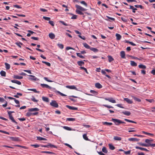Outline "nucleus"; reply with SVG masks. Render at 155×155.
Segmentation results:
<instances>
[{"label":"nucleus","instance_id":"f257e3e1","mask_svg":"<svg viewBox=\"0 0 155 155\" xmlns=\"http://www.w3.org/2000/svg\"><path fill=\"white\" fill-rule=\"evenodd\" d=\"M50 104L52 106L55 107H58V104L55 101H52L50 103Z\"/></svg>","mask_w":155,"mask_h":155},{"label":"nucleus","instance_id":"f03ea898","mask_svg":"<svg viewBox=\"0 0 155 155\" xmlns=\"http://www.w3.org/2000/svg\"><path fill=\"white\" fill-rule=\"evenodd\" d=\"M75 6L77 8V9L76 10H79V11H84L87 10L86 9L78 5H75Z\"/></svg>","mask_w":155,"mask_h":155},{"label":"nucleus","instance_id":"7ed1b4c3","mask_svg":"<svg viewBox=\"0 0 155 155\" xmlns=\"http://www.w3.org/2000/svg\"><path fill=\"white\" fill-rule=\"evenodd\" d=\"M28 76L31 77V78H28L29 80H30L37 81L38 80V79L34 75H28Z\"/></svg>","mask_w":155,"mask_h":155},{"label":"nucleus","instance_id":"20e7f679","mask_svg":"<svg viewBox=\"0 0 155 155\" xmlns=\"http://www.w3.org/2000/svg\"><path fill=\"white\" fill-rule=\"evenodd\" d=\"M112 120L114 123L116 125H118L120 124V120L112 118Z\"/></svg>","mask_w":155,"mask_h":155},{"label":"nucleus","instance_id":"39448f33","mask_svg":"<svg viewBox=\"0 0 155 155\" xmlns=\"http://www.w3.org/2000/svg\"><path fill=\"white\" fill-rule=\"evenodd\" d=\"M106 100L108 101H109L112 103H116V101L114 99L112 98H104Z\"/></svg>","mask_w":155,"mask_h":155},{"label":"nucleus","instance_id":"423d86ee","mask_svg":"<svg viewBox=\"0 0 155 155\" xmlns=\"http://www.w3.org/2000/svg\"><path fill=\"white\" fill-rule=\"evenodd\" d=\"M66 87L67 88L71 89H75L77 90V88L74 85H67L66 86Z\"/></svg>","mask_w":155,"mask_h":155},{"label":"nucleus","instance_id":"0eeeda50","mask_svg":"<svg viewBox=\"0 0 155 155\" xmlns=\"http://www.w3.org/2000/svg\"><path fill=\"white\" fill-rule=\"evenodd\" d=\"M40 85L43 88H48L49 89H51V87L49 86L48 84H41Z\"/></svg>","mask_w":155,"mask_h":155},{"label":"nucleus","instance_id":"6e6552de","mask_svg":"<svg viewBox=\"0 0 155 155\" xmlns=\"http://www.w3.org/2000/svg\"><path fill=\"white\" fill-rule=\"evenodd\" d=\"M66 107L71 110H78V108L76 107L71 106L68 105H66Z\"/></svg>","mask_w":155,"mask_h":155},{"label":"nucleus","instance_id":"1a4fd4ad","mask_svg":"<svg viewBox=\"0 0 155 155\" xmlns=\"http://www.w3.org/2000/svg\"><path fill=\"white\" fill-rule=\"evenodd\" d=\"M39 109L36 107L30 108L28 110L30 112L38 111H39Z\"/></svg>","mask_w":155,"mask_h":155},{"label":"nucleus","instance_id":"9d476101","mask_svg":"<svg viewBox=\"0 0 155 155\" xmlns=\"http://www.w3.org/2000/svg\"><path fill=\"white\" fill-rule=\"evenodd\" d=\"M135 148L137 149H140L141 150H143V151H149V150H147L146 148L140 147H138V146L136 147Z\"/></svg>","mask_w":155,"mask_h":155},{"label":"nucleus","instance_id":"9b49d317","mask_svg":"<svg viewBox=\"0 0 155 155\" xmlns=\"http://www.w3.org/2000/svg\"><path fill=\"white\" fill-rule=\"evenodd\" d=\"M9 138L12 141H17L19 140V138L17 137H10Z\"/></svg>","mask_w":155,"mask_h":155},{"label":"nucleus","instance_id":"f8f14e48","mask_svg":"<svg viewBox=\"0 0 155 155\" xmlns=\"http://www.w3.org/2000/svg\"><path fill=\"white\" fill-rule=\"evenodd\" d=\"M124 100L129 104H131L133 103V101L128 98H124Z\"/></svg>","mask_w":155,"mask_h":155},{"label":"nucleus","instance_id":"ddd939ff","mask_svg":"<svg viewBox=\"0 0 155 155\" xmlns=\"http://www.w3.org/2000/svg\"><path fill=\"white\" fill-rule=\"evenodd\" d=\"M95 87L98 89H100L102 87V85L99 83H97L95 84Z\"/></svg>","mask_w":155,"mask_h":155},{"label":"nucleus","instance_id":"4468645a","mask_svg":"<svg viewBox=\"0 0 155 155\" xmlns=\"http://www.w3.org/2000/svg\"><path fill=\"white\" fill-rule=\"evenodd\" d=\"M11 81L13 83L16 84L18 85H21V83L20 81H19L18 80H12Z\"/></svg>","mask_w":155,"mask_h":155},{"label":"nucleus","instance_id":"2eb2a0df","mask_svg":"<svg viewBox=\"0 0 155 155\" xmlns=\"http://www.w3.org/2000/svg\"><path fill=\"white\" fill-rule=\"evenodd\" d=\"M120 56L122 58H125V53L124 51H122L120 52Z\"/></svg>","mask_w":155,"mask_h":155},{"label":"nucleus","instance_id":"dca6fc26","mask_svg":"<svg viewBox=\"0 0 155 155\" xmlns=\"http://www.w3.org/2000/svg\"><path fill=\"white\" fill-rule=\"evenodd\" d=\"M13 78L16 79H21L23 78L22 76H19L17 75H14L13 76Z\"/></svg>","mask_w":155,"mask_h":155},{"label":"nucleus","instance_id":"f3484780","mask_svg":"<svg viewBox=\"0 0 155 155\" xmlns=\"http://www.w3.org/2000/svg\"><path fill=\"white\" fill-rule=\"evenodd\" d=\"M131 97L137 101L140 102L141 101V100L138 98L137 97L135 96H132Z\"/></svg>","mask_w":155,"mask_h":155},{"label":"nucleus","instance_id":"a211bd4d","mask_svg":"<svg viewBox=\"0 0 155 155\" xmlns=\"http://www.w3.org/2000/svg\"><path fill=\"white\" fill-rule=\"evenodd\" d=\"M42 98L43 101L45 102H49V99L47 97H42Z\"/></svg>","mask_w":155,"mask_h":155},{"label":"nucleus","instance_id":"6ab92c4d","mask_svg":"<svg viewBox=\"0 0 155 155\" xmlns=\"http://www.w3.org/2000/svg\"><path fill=\"white\" fill-rule=\"evenodd\" d=\"M77 63L78 65L81 66L84 65V62L82 61H78L77 62Z\"/></svg>","mask_w":155,"mask_h":155},{"label":"nucleus","instance_id":"aec40b11","mask_svg":"<svg viewBox=\"0 0 155 155\" xmlns=\"http://www.w3.org/2000/svg\"><path fill=\"white\" fill-rule=\"evenodd\" d=\"M122 113L124 115L128 116H129L131 114L130 112L126 111H123Z\"/></svg>","mask_w":155,"mask_h":155},{"label":"nucleus","instance_id":"412c9836","mask_svg":"<svg viewBox=\"0 0 155 155\" xmlns=\"http://www.w3.org/2000/svg\"><path fill=\"white\" fill-rule=\"evenodd\" d=\"M49 36L51 39H54L55 37L54 35L52 33H49Z\"/></svg>","mask_w":155,"mask_h":155},{"label":"nucleus","instance_id":"4be33fe9","mask_svg":"<svg viewBox=\"0 0 155 155\" xmlns=\"http://www.w3.org/2000/svg\"><path fill=\"white\" fill-rule=\"evenodd\" d=\"M116 37L117 40H120L121 37L120 35L117 33L116 34Z\"/></svg>","mask_w":155,"mask_h":155},{"label":"nucleus","instance_id":"5701e85b","mask_svg":"<svg viewBox=\"0 0 155 155\" xmlns=\"http://www.w3.org/2000/svg\"><path fill=\"white\" fill-rule=\"evenodd\" d=\"M130 65L132 66H136L137 64L134 61H130Z\"/></svg>","mask_w":155,"mask_h":155},{"label":"nucleus","instance_id":"b1692460","mask_svg":"<svg viewBox=\"0 0 155 155\" xmlns=\"http://www.w3.org/2000/svg\"><path fill=\"white\" fill-rule=\"evenodd\" d=\"M107 57L108 58V61L109 62H111L114 60V58L110 55L108 56Z\"/></svg>","mask_w":155,"mask_h":155},{"label":"nucleus","instance_id":"393cba45","mask_svg":"<svg viewBox=\"0 0 155 155\" xmlns=\"http://www.w3.org/2000/svg\"><path fill=\"white\" fill-rule=\"evenodd\" d=\"M130 9H132V12L135 13V10H137V9L136 8H134V7L133 6L130 5Z\"/></svg>","mask_w":155,"mask_h":155},{"label":"nucleus","instance_id":"a878e982","mask_svg":"<svg viewBox=\"0 0 155 155\" xmlns=\"http://www.w3.org/2000/svg\"><path fill=\"white\" fill-rule=\"evenodd\" d=\"M5 68L7 69L8 70L10 68V65L9 64L7 63H5Z\"/></svg>","mask_w":155,"mask_h":155},{"label":"nucleus","instance_id":"bb28decb","mask_svg":"<svg viewBox=\"0 0 155 155\" xmlns=\"http://www.w3.org/2000/svg\"><path fill=\"white\" fill-rule=\"evenodd\" d=\"M90 49L94 52H97L98 51V50L97 48H91Z\"/></svg>","mask_w":155,"mask_h":155},{"label":"nucleus","instance_id":"cd10ccee","mask_svg":"<svg viewBox=\"0 0 155 155\" xmlns=\"http://www.w3.org/2000/svg\"><path fill=\"white\" fill-rule=\"evenodd\" d=\"M83 45L87 49H89L91 48V47L86 43H84Z\"/></svg>","mask_w":155,"mask_h":155},{"label":"nucleus","instance_id":"c85d7f7f","mask_svg":"<svg viewBox=\"0 0 155 155\" xmlns=\"http://www.w3.org/2000/svg\"><path fill=\"white\" fill-rule=\"evenodd\" d=\"M114 139L115 140L120 141L121 140L122 138L120 137H118V136H115L114 138Z\"/></svg>","mask_w":155,"mask_h":155},{"label":"nucleus","instance_id":"c756f323","mask_svg":"<svg viewBox=\"0 0 155 155\" xmlns=\"http://www.w3.org/2000/svg\"><path fill=\"white\" fill-rule=\"evenodd\" d=\"M41 153H48L50 154H54V153L51 152L50 151H41Z\"/></svg>","mask_w":155,"mask_h":155},{"label":"nucleus","instance_id":"7c9ffc66","mask_svg":"<svg viewBox=\"0 0 155 155\" xmlns=\"http://www.w3.org/2000/svg\"><path fill=\"white\" fill-rule=\"evenodd\" d=\"M0 74L1 76L5 77L6 76V72L4 71H2L0 72Z\"/></svg>","mask_w":155,"mask_h":155},{"label":"nucleus","instance_id":"2f4dec72","mask_svg":"<svg viewBox=\"0 0 155 155\" xmlns=\"http://www.w3.org/2000/svg\"><path fill=\"white\" fill-rule=\"evenodd\" d=\"M9 117L10 119L11 120L12 122L15 123L16 124H17V122L15 120L12 116H10Z\"/></svg>","mask_w":155,"mask_h":155},{"label":"nucleus","instance_id":"473e14b6","mask_svg":"<svg viewBox=\"0 0 155 155\" xmlns=\"http://www.w3.org/2000/svg\"><path fill=\"white\" fill-rule=\"evenodd\" d=\"M37 139L39 140H46L47 139L44 138L42 137H37Z\"/></svg>","mask_w":155,"mask_h":155},{"label":"nucleus","instance_id":"72a5a7b5","mask_svg":"<svg viewBox=\"0 0 155 155\" xmlns=\"http://www.w3.org/2000/svg\"><path fill=\"white\" fill-rule=\"evenodd\" d=\"M138 67L140 68L141 69H144L146 68V66L145 65L142 64L139 65Z\"/></svg>","mask_w":155,"mask_h":155},{"label":"nucleus","instance_id":"f704fd0d","mask_svg":"<svg viewBox=\"0 0 155 155\" xmlns=\"http://www.w3.org/2000/svg\"><path fill=\"white\" fill-rule=\"evenodd\" d=\"M124 120L125 121H126L129 122H130V123H135V124L136 123V122H135V121H133L131 120H128L127 119H124Z\"/></svg>","mask_w":155,"mask_h":155},{"label":"nucleus","instance_id":"c9c22d12","mask_svg":"<svg viewBox=\"0 0 155 155\" xmlns=\"http://www.w3.org/2000/svg\"><path fill=\"white\" fill-rule=\"evenodd\" d=\"M15 44L18 46L20 48H21V45H22L23 44L22 43L20 42H17L15 43Z\"/></svg>","mask_w":155,"mask_h":155},{"label":"nucleus","instance_id":"e433bc0d","mask_svg":"<svg viewBox=\"0 0 155 155\" xmlns=\"http://www.w3.org/2000/svg\"><path fill=\"white\" fill-rule=\"evenodd\" d=\"M109 146L110 149L111 150H114L115 149V147L111 144H109Z\"/></svg>","mask_w":155,"mask_h":155},{"label":"nucleus","instance_id":"4c0bfd02","mask_svg":"<svg viewBox=\"0 0 155 155\" xmlns=\"http://www.w3.org/2000/svg\"><path fill=\"white\" fill-rule=\"evenodd\" d=\"M57 45L59 48L61 49H63L64 48V45L62 44H58Z\"/></svg>","mask_w":155,"mask_h":155},{"label":"nucleus","instance_id":"58836bf2","mask_svg":"<svg viewBox=\"0 0 155 155\" xmlns=\"http://www.w3.org/2000/svg\"><path fill=\"white\" fill-rule=\"evenodd\" d=\"M81 53H77V55L78 57H80L81 58H84V56L81 55Z\"/></svg>","mask_w":155,"mask_h":155},{"label":"nucleus","instance_id":"ea45409f","mask_svg":"<svg viewBox=\"0 0 155 155\" xmlns=\"http://www.w3.org/2000/svg\"><path fill=\"white\" fill-rule=\"evenodd\" d=\"M83 138L86 140H89V139H88V137H87V134H84L83 135Z\"/></svg>","mask_w":155,"mask_h":155},{"label":"nucleus","instance_id":"a19ab883","mask_svg":"<svg viewBox=\"0 0 155 155\" xmlns=\"http://www.w3.org/2000/svg\"><path fill=\"white\" fill-rule=\"evenodd\" d=\"M29 90L32 91H34V92L36 93H39V92L38 91H37V90L35 89H28Z\"/></svg>","mask_w":155,"mask_h":155},{"label":"nucleus","instance_id":"79ce46f5","mask_svg":"<svg viewBox=\"0 0 155 155\" xmlns=\"http://www.w3.org/2000/svg\"><path fill=\"white\" fill-rule=\"evenodd\" d=\"M80 68L81 70H84L87 74H88V72L86 68H85L83 67H80Z\"/></svg>","mask_w":155,"mask_h":155},{"label":"nucleus","instance_id":"37998d69","mask_svg":"<svg viewBox=\"0 0 155 155\" xmlns=\"http://www.w3.org/2000/svg\"><path fill=\"white\" fill-rule=\"evenodd\" d=\"M139 144L141 146H144V147H149V144H147L145 143H139Z\"/></svg>","mask_w":155,"mask_h":155},{"label":"nucleus","instance_id":"c03bdc74","mask_svg":"<svg viewBox=\"0 0 155 155\" xmlns=\"http://www.w3.org/2000/svg\"><path fill=\"white\" fill-rule=\"evenodd\" d=\"M76 12L78 14L80 15H83L84 14L83 12H82L81 11H79V10H76Z\"/></svg>","mask_w":155,"mask_h":155},{"label":"nucleus","instance_id":"a18cd8bd","mask_svg":"<svg viewBox=\"0 0 155 155\" xmlns=\"http://www.w3.org/2000/svg\"><path fill=\"white\" fill-rule=\"evenodd\" d=\"M150 141V140L148 139H146L145 140V142L147 143V144L149 145V146H150V144H151Z\"/></svg>","mask_w":155,"mask_h":155},{"label":"nucleus","instance_id":"49530a36","mask_svg":"<svg viewBox=\"0 0 155 155\" xmlns=\"http://www.w3.org/2000/svg\"><path fill=\"white\" fill-rule=\"evenodd\" d=\"M134 6L137 8H140L141 9H143V6L141 5H135Z\"/></svg>","mask_w":155,"mask_h":155},{"label":"nucleus","instance_id":"de8ad7c7","mask_svg":"<svg viewBox=\"0 0 155 155\" xmlns=\"http://www.w3.org/2000/svg\"><path fill=\"white\" fill-rule=\"evenodd\" d=\"M67 120L68 121H73L75 120V119L73 118H67Z\"/></svg>","mask_w":155,"mask_h":155},{"label":"nucleus","instance_id":"09e8293b","mask_svg":"<svg viewBox=\"0 0 155 155\" xmlns=\"http://www.w3.org/2000/svg\"><path fill=\"white\" fill-rule=\"evenodd\" d=\"M137 140V139L135 138H130L128 139V140L130 141H136Z\"/></svg>","mask_w":155,"mask_h":155},{"label":"nucleus","instance_id":"8fccbe9b","mask_svg":"<svg viewBox=\"0 0 155 155\" xmlns=\"http://www.w3.org/2000/svg\"><path fill=\"white\" fill-rule=\"evenodd\" d=\"M104 124L106 125H111L112 124L111 123H109L107 122H105L103 123Z\"/></svg>","mask_w":155,"mask_h":155},{"label":"nucleus","instance_id":"3c124183","mask_svg":"<svg viewBox=\"0 0 155 155\" xmlns=\"http://www.w3.org/2000/svg\"><path fill=\"white\" fill-rule=\"evenodd\" d=\"M42 62L44 64H45L48 66H51V64L49 62H47L45 61H42Z\"/></svg>","mask_w":155,"mask_h":155},{"label":"nucleus","instance_id":"603ef678","mask_svg":"<svg viewBox=\"0 0 155 155\" xmlns=\"http://www.w3.org/2000/svg\"><path fill=\"white\" fill-rule=\"evenodd\" d=\"M102 151L104 153H107V150L106 149V148L105 147H104L102 149Z\"/></svg>","mask_w":155,"mask_h":155},{"label":"nucleus","instance_id":"864d4df0","mask_svg":"<svg viewBox=\"0 0 155 155\" xmlns=\"http://www.w3.org/2000/svg\"><path fill=\"white\" fill-rule=\"evenodd\" d=\"M31 146L34 147L35 148H38L40 146V145L38 144H32L31 145Z\"/></svg>","mask_w":155,"mask_h":155},{"label":"nucleus","instance_id":"5fc2aeb1","mask_svg":"<svg viewBox=\"0 0 155 155\" xmlns=\"http://www.w3.org/2000/svg\"><path fill=\"white\" fill-rule=\"evenodd\" d=\"M57 92L59 94H60L61 96H67L66 94H64L61 92L59 91H57Z\"/></svg>","mask_w":155,"mask_h":155},{"label":"nucleus","instance_id":"6e6d98bb","mask_svg":"<svg viewBox=\"0 0 155 155\" xmlns=\"http://www.w3.org/2000/svg\"><path fill=\"white\" fill-rule=\"evenodd\" d=\"M64 128L65 129L68 130H71V129L70 127H67V126H64Z\"/></svg>","mask_w":155,"mask_h":155},{"label":"nucleus","instance_id":"4d7b16f0","mask_svg":"<svg viewBox=\"0 0 155 155\" xmlns=\"http://www.w3.org/2000/svg\"><path fill=\"white\" fill-rule=\"evenodd\" d=\"M44 79L45 80V81H46L48 82H53V81H52L48 80V78L47 77H45L44 78Z\"/></svg>","mask_w":155,"mask_h":155},{"label":"nucleus","instance_id":"13d9d810","mask_svg":"<svg viewBox=\"0 0 155 155\" xmlns=\"http://www.w3.org/2000/svg\"><path fill=\"white\" fill-rule=\"evenodd\" d=\"M103 106L107 108H114L112 106H110V105H104Z\"/></svg>","mask_w":155,"mask_h":155},{"label":"nucleus","instance_id":"bf43d9fd","mask_svg":"<svg viewBox=\"0 0 155 155\" xmlns=\"http://www.w3.org/2000/svg\"><path fill=\"white\" fill-rule=\"evenodd\" d=\"M130 150H128L127 151H124V153L126 155L130 154Z\"/></svg>","mask_w":155,"mask_h":155},{"label":"nucleus","instance_id":"052dcab7","mask_svg":"<svg viewBox=\"0 0 155 155\" xmlns=\"http://www.w3.org/2000/svg\"><path fill=\"white\" fill-rule=\"evenodd\" d=\"M31 100L34 102H38V100H37L35 98V97H33L31 98Z\"/></svg>","mask_w":155,"mask_h":155},{"label":"nucleus","instance_id":"680f3d73","mask_svg":"<svg viewBox=\"0 0 155 155\" xmlns=\"http://www.w3.org/2000/svg\"><path fill=\"white\" fill-rule=\"evenodd\" d=\"M80 3L84 5L86 7L87 6V4L84 1H82Z\"/></svg>","mask_w":155,"mask_h":155},{"label":"nucleus","instance_id":"e2e57ef3","mask_svg":"<svg viewBox=\"0 0 155 155\" xmlns=\"http://www.w3.org/2000/svg\"><path fill=\"white\" fill-rule=\"evenodd\" d=\"M0 132L7 134H9V133L8 132L6 131H3L2 130H0Z\"/></svg>","mask_w":155,"mask_h":155},{"label":"nucleus","instance_id":"0e129e2a","mask_svg":"<svg viewBox=\"0 0 155 155\" xmlns=\"http://www.w3.org/2000/svg\"><path fill=\"white\" fill-rule=\"evenodd\" d=\"M43 18L45 20L48 21H50V20L51 19L49 17H46L45 16L43 17Z\"/></svg>","mask_w":155,"mask_h":155},{"label":"nucleus","instance_id":"69168bd1","mask_svg":"<svg viewBox=\"0 0 155 155\" xmlns=\"http://www.w3.org/2000/svg\"><path fill=\"white\" fill-rule=\"evenodd\" d=\"M48 22L52 26H54V23L53 21H49Z\"/></svg>","mask_w":155,"mask_h":155},{"label":"nucleus","instance_id":"338daca9","mask_svg":"<svg viewBox=\"0 0 155 155\" xmlns=\"http://www.w3.org/2000/svg\"><path fill=\"white\" fill-rule=\"evenodd\" d=\"M59 22H60V23H61V24H62L63 25H64L65 26H68V25L67 24L65 23L64 21H60Z\"/></svg>","mask_w":155,"mask_h":155},{"label":"nucleus","instance_id":"774afa93","mask_svg":"<svg viewBox=\"0 0 155 155\" xmlns=\"http://www.w3.org/2000/svg\"><path fill=\"white\" fill-rule=\"evenodd\" d=\"M8 114L9 115V116L10 117L11 116H12V113H14V111H8Z\"/></svg>","mask_w":155,"mask_h":155}]
</instances>
